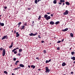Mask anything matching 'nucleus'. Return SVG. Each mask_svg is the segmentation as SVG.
I'll list each match as a JSON object with an SVG mask.
<instances>
[{
    "label": "nucleus",
    "mask_w": 75,
    "mask_h": 75,
    "mask_svg": "<svg viewBox=\"0 0 75 75\" xmlns=\"http://www.w3.org/2000/svg\"><path fill=\"white\" fill-rule=\"evenodd\" d=\"M4 73L5 74H8V73L6 71H4Z\"/></svg>",
    "instance_id": "25"
},
{
    "label": "nucleus",
    "mask_w": 75,
    "mask_h": 75,
    "mask_svg": "<svg viewBox=\"0 0 75 75\" xmlns=\"http://www.w3.org/2000/svg\"><path fill=\"white\" fill-rule=\"evenodd\" d=\"M13 42H12L11 43V45H13Z\"/></svg>",
    "instance_id": "51"
},
{
    "label": "nucleus",
    "mask_w": 75,
    "mask_h": 75,
    "mask_svg": "<svg viewBox=\"0 0 75 75\" xmlns=\"http://www.w3.org/2000/svg\"><path fill=\"white\" fill-rule=\"evenodd\" d=\"M21 24V22H19L18 23V25H19V26H20V24Z\"/></svg>",
    "instance_id": "32"
},
{
    "label": "nucleus",
    "mask_w": 75,
    "mask_h": 75,
    "mask_svg": "<svg viewBox=\"0 0 75 75\" xmlns=\"http://www.w3.org/2000/svg\"><path fill=\"white\" fill-rule=\"evenodd\" d=\"M30 9H31V8H28V10H30Z\"/></svg>",
    "instance_id": "45"
},
{
    "label": "nucleus",
    "mask_w": 75,
    "mask_h": 75,
    "mask_svg": "<svg viewBox=\"0 0 75 75\" xmlns=\"http://www.w3.org/2000/svg\"><path fill=\"white\" fill-rule=\"evenodd\" d=\"M17 68H18V69H20L21 68H20V67H18Z\"/></svg>",
    "instance_id": "54"
},
{
    "label": "nucleus",
    "mask_w": 75,
    "mask_h": 75,
    "mask_svg": "<svg viewBox=\"0 0 75 75\" xmlns=\"http://www.w3.org/2000/svg\"><path fill=\"white\" fill-rule=\"evenodd\" d=\"M5 54H6V50H5V49H4L3 51L2 56L4 57L5 55Z\"/></svg>",
    "instance_id": "3"
},
{
    "label": "nucleus",
    "mask_w": 75,
    "mask_h": 75,
    "mask_svg": "<svg viewBox=\"0 0 75 75\" xmlns=\"http://www.w3.org/2000/svg\"><path fill=\"white\" fill-rule=\"evenodd\" d=\"M50 24L51 25H54V24H55V23L53 21H51L50 22Z\"/></svg>",
    "instance_id": "6"
},
{
    "label": "nucleus",
    "mask_w": 75,
    "mask_h": 75,
    "mask_svg": "<svg viewBox=\"0 0 75 75\" xmlns=\"http://www.w3.org/2000/svg\"><path fill=\"white\" fill-rule=\"evenodd\" d=\"M61 42V41H60V40H59V41H58L57 42V43H60V42Z\"/></svg>",
    "instance_id": "33"
},
{
    "label": "nucleus",
    "mask_w": 75,
    "mask_h": 75,
    "mask_svg": "<svg viewBox=\"0 0 75 75\" xmlns=\"http://www.w3.org/2000/svg\"><path fill=\"white\" fill-rule=\"evenodd\" d=\"M33 66H34V65H31V68H33Z\"/></svg>",
    "instance_id": "50"
},
{
    "label": "nucleus",
    "mask_w": 75,
    "mask_h": 75,
    "mask_svg": "<svg viewBox=\"0 0 75 75\" xmlns=\"http://www.w3.org/2000/svg\"><path fill=\"white\" fill-rule=\"evenodd\" d=\"M19 36H20V34H18V35H16V37H19Z\"/></svg>",
    "instance_id": "26"
},
{
    "label": "nucleus",
    "mask_w": 75,
    "mask_h": 75,
    "mask_svg": "<svg viewBox=\"0 0 75 75\" xmlns=\"http://www.w3.org/2000/svg\"><path fill=\"white\" fill-rule=\"evenodd\" d=\"M64 41V39H63L62 40L61 42H63Z\"/></svg>",
    "instance_id": "39"
},
{
    "label": "nucleus",
    "mask_w": 75,
    "mask_h": 75,
    "mask_svg": "<svg viewBox=\"0 0 75 75\" xmlns=\"http://www.w3.org/2000/svg\"><path fill=\"white\" fill-rule=\"evenodd\" d=\"M16 49V50H18V49H19V48H18V47H17V48H16V49Z\"/></svg>",
    "instance_id": "47"
},
{
    "label": "nucleus",
    "mask_w": 75,
    "mask_h": 75,
    "mask_svg": "<svg viewBox=\"0 0 75 75\" xmlns=\"http://www.w3.org/2000/svg\"><path fill=\"white\" fill-rule=\"evenodd\" d=\"M22 29H24V28H25V26L24 25L22 26H21Z\"/></svg>",
    "instance_id": "20"
},
{
    "label": "nucleus",
    "mask_w": 75,
    "mask_h": 75,
    "mask_svg": "<svg viewBox=\"0 0 75 75\" xmlns=\"http://www.w3.org/2000/svg\"><path fill=\"white\" fill-rule=\"evenodd\" d=\"M16 50V49H14L13 50H12V52H14Z\"/></svg>",
    "instance_id": "27"
},
{
    "label": "nucleus",
    "mask_w": 75,
    "mask_h": 75,
    "mask_svg": "<svg viewBox=\"0 0 75 75\" xmlns=\"http://www.w3.org/2000/svg\"><path fill=\"white\" fill-rule=\"evenodd\" d=\"M16 30H15L14 31V33L16 34Z\"/></svg>",
    "instance_id": "48"
},
{
    "label": "nucleus",
    "mask_w": 75,
    "mask_h": 75,
    "mask_svg": "<svg viewBox=\"0 0 75 75\" xmlns=\"http://www.w3.org/2000/svg\"><path fill=\"white\" fill-rule=\"evenodd\" d=\"M7 6H5L4 7V8H5V9H7Z\"/></svg>",
    "instance_id": "43"
},
{
    "label": "nucleus",
    "mask_w": 75,
    "mask_h": 75,
    "mask_svg": "<svg viewBox=\"0 0 75 75\" xmlns=\"http://www.w3.org/2000/svg\"><path fill=\"white\" fill-rule=\"evenodd\" d=\"M65 4H66V5H68L69 6V5H70V3H69V2L67 1L65 2Z\"/></svg>",
    "instance_id": "10"
},
{
    "label": "nucleus",
    "mask_w": 75,
    "mask_h": 75,
    "mask_svg": "<svg viewBox=\"0 0 75 75\" xmlns=\"http://www.w3.org/2000/svg\"><path fill=\"white\" fill-rule=\"evenodd\" d=\"M18 34H18V33L17 32L16 33V35H18Z\"/></svg>",
    "instance_id": "53"
},
{
    "label": "nucleus",
    "mask_w": 75,
    "mask_h": 75,
    "mask_svg": "<svg viewBox=\"0 0 75 75\" xmlns=\"http://www.w3.org/2000/svg\"><path fill=\"white\" fill-rule=\"evenodd\" d=\"M71 74H73V72L72 71H71Z\"/></svg>",
    "instance_id": "57"
},
{
    "label": "nucleus",
    "mask_w": 75,
    "mask_h": 75,
    "mask_svg": "<svg viewBox=\"0 0 75 75\" xmlns=\"http://www.w3.org/2000/svg\"><path fill=\"white\" fill-rule=\"evenodd\" d=\"M4 24L3 23H1L0 22V26H4Z\"/></svg>",
    "instance_id": "8"
},
{
    "label": "nucleus",
    "mask_w": 75,
    "mask_h": 75,
    "mask_svg": "<svg viewBox=\"0 0 75 75\" xmlns=\"http://www.w3.org/2000/svg\"><path fill=\"white\" fill-rule=\"evenodd\" d=\"M36 59H38V60H39L40 59H39V58H38V57H37L36 58Z\"/></svg>",
    "instance_id": "35"
},
{
    "label": "nucleus",
    "mask_w": 75,
    "mask_h": 75,
    "mask_svg": "<svg viewBox=\"0 0 75 75\" xmlns=\"http://www.w3.org/2000/svg\"><path fill=\"white\" fill-rule=\"evenodd\" d=\"M41 42H42V43H44V41H43V40H42L41 41Z\"/></svg>",
    "instance_id": "41"
},
{
    "label": "nucleus",
    "mask_w": 75,
    "mask_h": 75,
    "mask_svg": "<svg viewBox=\"0 0 75 75\" xmlns=\"http://www.w3.org/2000/svg\"><path fill=\"white\" fill-rule=\"evenodd\" d=\"M38 38H41V37H40V35H38Z\"/></svg>",
    "instance_id": "31"
},
{
    "label": "nucleus",
    "mask_w": 75,
    "mask_h": 75,
    "mask_svg": "<svg viewBox=\"0 0 75 75\" xmlns=\"http://www.w3.org/2000/svg\"><path fill=\"white\" fill-rule=\"evenodd\" d=\"M37 34H38V33L37 32H36L35 33V34H33V36H35L36 35H37Z\"/></svg>",
    "instance_id": "17"
},
{
    "label": "nucleus",
    "mask_w": 75,
    "mask_h": 75,
    "mask_svg": "<svg viewBox=\"0 0 75 75\" xmlns=\"http://www.w3.org/2000/svg\"><path fill=\"white\" fill-rule=\"evenodd\" d=\"M35 68V66H33V69H34V68Z\"/></svg>",
    "instance_id": "36"
},
{
    "label": "nucleus",
    "mask_w": 75,
    "mask_h": 75,
    "mask_svg": "<svg viewBox=\"0 0 75 75\" xmlns=\"http://www.w3.org/2000/svg\"><path fill=\"white\" fill-rule=\"evenodd\" d=\"M41 15H40L39 16V18H38V20H40V19H41Z\"/></svg>",
    "instance_id": "21"
},
{
    "label": "nucleus",
    "mask_w": 75,
    "mask_h": 75,
    "mask_svg": "<svg viewBox=\"0 0 75 75\" xmlns=\"http://www.w3.org/2000/svg\"><path fill=\"white\" fill-rule=\"evenodd\" d=\"M34 21H33V22H32V24H34Z\"/></svg>",
    "instance_id": "60"
},
{
    "label": "nucleus",
    "mask_w": 75,
    "mask_h": 75,
    "mask_svg": "<svg viewBox=\"0 0 75 75\" xmlns=\"http://www.w3.org/2000/svg\"><path fill=\"white\" fill-rule=\"evenodd\" d=\"M71 59H73V61H75V57H71Z\"/></svg>",
    "instance_id": "12"
},
{
    "label": "nucleus",
    "mask_w": 75,
    "mask_h": 75,
    "mask_svg": "<svg viewBox=\"0 0 75 75\" xmlns=\"http://www.w3.org/2000/svg\"><path fill=\"white\" fill-rule=\"evenodd\" d=\"M73 63L74 64H75V61L73 62Z\"/></svg>",
    "instance_id": "64"
},
{
    "label": "nucleus",
    "mask_w": 75,
    "mask_h": 75,
    "mask_svg": "<svg viewBox=\"0 0 75 75\" xmlns=\"http://www.w3.org/2000/svg\"><path fill=\"white\" fill-rule=\"evenodd\" d=\"M3 50V48L1 47L0 48V50H1V51H2V50Z\"/></svg>",
    "instance_id": "30"
},
{
    "label": "nucleus",
    "mask_w": 75,
    "mask_h": 75,
    "mask_svg": "<svg viewBox=\"0 0 75 75\" xmlns=\"http://www.w3.org/2000/svg\"><path fill=\"white\" fill-rule=\"evenodd\" d=\"M19 66L21 67H22V68L24 67V65H23V64H20L19 65Z\"/></svg>",
    "instance_id": "9"
},
{
    "label": "nucleus",
    "mask_w": 75,
    "mask_h": 75,
    "mask_svg": "<svg viewBox=\"0 0 75 75\" xmlns=\"http://www.w3.org/2000/svg\"><path fill=\"white\" fill-rule=\"evenodd\" d=\"M67 30H68V28H66L65 29L63 30L62 31H64V32H65V31H67Z\"/></svg>",
    "instance_id": "7"
},
{
    "label": "nucleus",
    "mask_w": 75,
    "mask_h": 75,
    "mask_svg": "<svg viewBox=\"0 0 75 75\" xmlns=\"http://www.w3.org/2000/svg\"><path fill=\"white\" fill-rule=\"evenodd\" d=\"M35 4H37L38 3V1H37V0H35Z\"/></svg>",
    "instance_id": "22"
},
{
    "label": "nucleus",
    "mask_w": 75,
    "mask_h": 75,
    "mask_svg": "<svg viewBox=\"0 0 75 75\" xmlns=\"http://www.w3.org/2000/svg\"><path fill=\"white\" fill-rule=\"evenodd\" d=\"M70 35H71V37H74V35L73 34V33H70Z\"/></svg>",
    "instance_id": "16"
},
{
    "label": "nucleus",
    "mask_w": 75,
    "mask_h": 75,
    "mask_svg": "<svg viewBox=\"0 0 75 75\" xmlns=\"http://www.w3.org/2000/svg\"><path fill=\"white\" fill-rule=\"evenodd\" d=\"M50 14V13H47V14Z\"/></svg>",
    "instance_id": "52"
},
{
    "label": "nucleus",
    "mask_w": 75,
    "mask_h": 75,
    "mask_svg": "<svg viewBox=\"0 0 75 75\" xmlns=\"http://www.w3.org/2000/svg\"><path fill=\"white\" fill-rule=\"evenodd\" d=\"M71 54L72 55H74L75 54V52H71Z\"/></svg>",
    "instance_id": "28"
},
{
    "label": "nucleus",
    "mask_w": 75,
    "mask_h": 75,
    "mask_svg": "<svg viewBox=\"0 0 75 75\" xmlns=\"http://www.w3.org/2000/svg\"><path fill=\"white\" fill-rule=\"evenodd\" d=\"M68 14V11L66 10L65 12L63 13L64 15H67Z\"/></svg>",
    "instance_id": "5"
},
{
    "label": "nucleus",
    "mask_w": 75,
    "mask_h": 75,
    "mask_svg": "<svg viewBox=\"0 0 75 75\" xmlns=\"http://www.w3.org/2000/svg\"><path fill=\"white\" fill-rule=\"evenodd\" d=\"M48 62H48V61L46 60V64H47V63H48Z\"/></svg>",
    "instance_id": "38"
},
{
    "label": "nucleus",
    "mask_w": 75,
    "mask_h": 75,
    "mask_svg": "<svg viewBox=\"0 0 75 75\" xmlns=\"http://www.w3.org/2000/svg\"><path fill=\"white\" fill-rule=\"evenodd\" d=\"M8 38L7 37V35L4 36L2 38V40H4V39H7Z\"/></svg>",
    "instance_id": "4"
},
{
    "label": "nucleus",
    "mask_w": 75,
    "mask_h": 75,
    "mask_svg": "<svg viewBox=\"0 0 75 75\" xmlns=\"http://www.w3.org/2000/svg\"><path fill=\"white\" fill-rule=\"evenodd\" d=\"M24 25H25V26H27V24H25Z\"/></svg>",
    "instance_id": "62"
},
{
    "label": "nucleus",
    "mask_w": 75,
    "mask_h": 75,
    "mask_svg": "<svg viewBox=\"0 0 75 75\" xmlns=\"http://www.w3.org/2000/svg\"><path fill=\"white\" fill-rule=\"evenodd\" d=\"M43 52L45 54H46V53H47V52H46V50H43Z\"/></svg>",
    "instance_id": "23"
},
{
    "label": "nucleus",
    "mask_w": 75,
    "mask_h": 75,
    "mask_svg": "<svg viewBox=\"0 0 75 75\" xmlns=\"http://www.w3.org/2000/svg\"><path fill=\"white\" fill-rule=\"evenodd\" d=\"M17 69H18L17 68H15V69H14V70L15 71H16V70H17Z\"/></svg>",
    "instance_id": "34"
},
{
    "label": "nucleus",
    "mask_w": 75,
    "mask_h": 75,
    "mask_svg": "<svg viewBox=\"0 0 75 75\" xmlns=\"http://www.w3.org/2000/svg\"><path fill=\"white\" fill-rule=\"evenodd\" d=\"M57 50H59V47H58L57 48Z\"/></svg>",
    "instance_id": "37"
},
{
    "label": "nucleus",
    "mask_w": 75,
    "mask_h": 75,
    "mask_svg": "<svg viewBox=\"0 0 75 75\" xmlns=\"http://www.w3.org/2000/svg\"><path fill=\"white\" fill-rule=\"evenodd\" d=\"M53 3L54 4H57V0H54L53 1Z\"/></svg>",
    "instance_id": "13"
},
{
    "label": "nucleus",
    "mask_w": 75,
    "mask_h": 75,
    "mask_svg": "<svg viewBox=\"0 0 75 75\" xmlns=\"http://www.w3.org/2000/svg\"><path fill=\"white\" fill-rule=\"evenodd\" d=\"M60 3H64V2H65V1L64 0H60Z\"/></svg>",
    "instance_id": "14"
},
{
    "label": "nucleus",
    "mask_w": 75,
    "mask_h": 75,
    "mask_svg": "<svg viewBox=\"0 0 75 75\" xmlns=\"http://www.w3.org/2000/svg\"><path fill=\"white\" fill-rule=\"evenodd\" d=\"M44 18H45L46 20H50V19H51V16H48V15L47 14H45L44 16Z\"/></svg>",
    "instance_id": "1"
},
{
    "label": "nucleus",
    "mask_w": 75,
    "mask_h": 75,
    "mask_svg": "<svg viewBox=\"0 0 75 75\" xmlns=\"http://www.w3.org/2000/svg\"><path fill=\"white\" fill-rule=\"evenodd\" d=\"M41 1V0H38V2H39V1Z\"/></svg>",
    "instance_id": "55"
},
{
    "label": "nucleus",
    "mask_w": 75,
    "mask_h": 75,
    "mask_svg": "<svg viewBox=\"0 0 75 75\" xmlns=\"http://www.w3.org/2000/svg\"><path fill=\"white\" fill-rule=\"evenodd\" d=\"M50 16H51V17H53V14H51L50 15Z\"/></svg>",
    "instance_id": "49"
},
{
    "label": "nucleus",
    "mask_w": 75,
    "mask_h": 75,
    "mask_svg": "<svg viewBox=\"0 0 75 75\" xmlns=\"http://www.w3.org/2000/svg\"><path fill=\"white\" fill-rule=\"evenodd\" d=\"M14 54H16L17 53V52L16 51H14Z\"/></svg>",
    "instance_id": "44"
},
{
    "label": "nucleus",
    "mask_w": 75,
    "mask_h": 75,
    "mask_svg": "<svg viewBox=\"0 0 75 75\" xmlns=\"http://www.w3.org/2000/svg\"><path fill=\"white\" fill-rule=\"evenodd\" d=\"M15 75V74H14L13 73L12 74V75Z\"/></svg>",
    "instance_id": "61"
},
{
    "label": "nucleus",
    "mask_w": 75,
    "mask_h": 75,
    "mask_svg": "<svg viewBox=\"0 0 75 75\" xmlns=\"http://www.w3.org/2000/svg\"><path fill=\"white\" fill-rule=\"evenodd\" d=\"M19 62V61L18 60H17V61H16V63H15V65H17V63H18Z\"/></svg>",
    "instance_id": "19"
},
{
    "label": "nucleus",
    "mask_w": 75,
    "mask_h": 75,
    "mask_svg": "<svg viewBox=\"0 0 75 75\" xmlns=\"http://www.w3.org/2000/svg\"><path fill=\"white\" fill-rule=\"evenodd\" d=\"M18 55L19 56H21V54H20V53L18 54Z\"/></svg>",
    "instance_id": "40"
},
{
    "label": "nucleus",
    "mask_w": 75,
    "mask_h": 75,
    "mask_svg": "<svg viewBox=\"0 0 75 75\" xmlns=\"http://www.w3.org/2000/svg\"><path fill=\"white\" fill-rule=\"evenodd\" d=\"M13 60H14V61H16V58H13Z\"/></svg>",
    "instance_id": "42"
},
{
    "label": "nucleus",
    "mask_w": 75,
    "mask_h": 75,
    "mask_svg": "<svg viewBox=\"0 0 75 75\" xmlns=\"http://www.w3.org/2000/svg\"><path fill=\"white\" fill-rule=\"evenodd\" d=\"M28 68H30V65H28Z\"/></svg>",
    "instance_id": "59"
},
{
    "label": "nucleus",
    "mask_w": 75,
    "mask_h": 75,
    "mask_svg": "<svg viewBox=\"0 0 75 75\" xmlns=\"http://www.w3.org/2000/svg\"><path fill=\"white\" fill-rule=\"evenodd\" d=\"M13 47V45H11L9 46V48H12Z\"/></svg>",
    "instance_id": "29"
},
{
    "label": "nucleus",
    "mask_w": 75,
    "mask_h": 75,
    "mask_svg": "<svg viewBox=\"0 0 75 75\" xmlns=\"http://www.w3.org/2000/svg\"><path fill=\"white\" fill-rule=\"evenodd\" d=\"M59 22L57 21L55 23V24H56V25L58 24H59Z\"/></svg>",
    "instance_id": "24"
},
{
    "label": "nucleus",
    "mask_w": 75,
    "mask_h": 75,
    "mask_svg": "<svg viewBox=\"0 0 75 75\" xmlns=\"http://www.w3.org/2000/svg\"><path fill=\"white\" fill-rule=\"evenodd\" d=\"M51 61V59H50V60H49L48 61V62H50Z\"/></svg>",
    "instance_id": "46"
},
{
    "label": "nucleus",
    "mask_w": 75,
    "mask_h": 75,
    "mask_svg": "<svg viewBox=\"0 0 75 75\" xmlns=\"http://www.w3.org/2000/svg\"><path fill=\"white\" fill-rule=\"evenodd\" d=\"M62 65L63 67H64V66H65V65H66V63L65 62H63L62 63Z\"/></svg>",
    "instance_id": "11"
},
{
    "label": "nucleus",
    "mask_w": 75,
    "mask_h": 75,
    "mask_svg": "<svg viewBox=\"0 0 75 75\" xmlns=\"http://www.w3.org/2000/svg\"><path fill=\"white\" fill-rule=\"evenodd\" d=\"M59 4H62V3H61V2L59 3Z\"/></svg>",
    "instance_id": "56"
},
{
    "label": "nucleus",
    "mask_w": 75,
    "mask_h": 75,
    "mask_svg": "<svg viewBox=\"0 0 75 75\" xmlns=\"http://www.w3.org/2000/svg\"><path fill=\"white\" fill-rule=\"evenodd\" d=\"M22 51H23V50L22 49H20L19 50V53H20V52H22Z\"/></svg>",
    "instance_id": "15"
},
{
    "label": "nucleus",
    "mask_w": 75,
    "mask_h": 75,
    "mask_svg": "<svg viewBox=\"0 0 75 75\" xmlns=\"http://www.w3.org/2000/svg\"><path fill=\"white\" fill-rule=\"evenodd\" d=\"M29 35L30 36H33V33H31L30 34H29Z\"/></svg>",
    "instance_id": "18"
},
{
    "label": "nucleus",
    "mask_w": 75,
    "mask_h": 75,
    "mask_svg": "<svg viewBox=\"0 0 75 75\" xmlns=\"http://www.w3.org/2000/svg\"><path fill=\"white\" fill-rule=\"evenodd\" d=\"M38 71H41V69H38Z\"/></svg>",
    "instance_id": "58"
},
{
    "label": "nucleus",
    "mask_w": 75,
    "mask_h": 75,
    "mask_svg": "<svg viewBox=\"0 0 75 75\" xmlns=\"http://www.w3.org/2000/svg\"><path fill=\"white\" fill-rule=\"evenodd\" d=\"M64 5H65V3H63V6H64Z\"/></svg>",
    "instance_id": "63"
},
{
    "label": "nucleus",
    "mask_w": 75,
    "mask_h": 75,
    "mask_svg": "<svg viewBox=\"0 0 75 75\" xmlns=\"http://www.w3.org/2000/svg\"><path fill=\"white\" fill-rule=\"evenodd\" d=\"M45 70V72L46 73H47V72H48H48H50V71H51V70L49 69H48V67H46Z\"/></svg>",
    "instance_id": "2"
}]
</instances>
